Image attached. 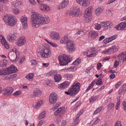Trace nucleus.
Returning <instances> with one entry per match:
<instances>
[{
  "label": "nucleus",
  "instance_id": "f257e3e1",
  "mask_svg": "<svg viewBox=\"0 0 126 126\" xmlns=\"http://www.w3.org/2000/svg\"><path fill=\"white\" fill-rule=\"evenodd\" d=\"M31 19L32 26L34 28L38 27L40 25L47 24L50 22V19L48 16L44 17L38 13L33 14Z\"/></svg>",
  "mask_w": 126,
  "mask_h": 126
},
{
  "label": "nucleus",
  "instance_id": "f03ea898",
  "mask_svg": "<svg viewBox=\"0 0 126 126\" xmlns=\"http://www.w3.org/2000/svg\"><path fill=\"white\" fill-rule=\"evenodd\" d=\"M38 53L40 55L41 58H47L50 56L51 51L49 48L42 46L39 48Z\"/></svg>",
  "mask_w": 126,
  "mask_h": 126
},
{
  "label": "nucleus",
  "instance_id": "7ed1b4c3",
  "mask_svg": "<svg viewBox=\"0 0 126 126\" xmlns=\"http://www.w3.org/2000/svg\"><path fill=\"white\" fill-rule=\"evenodd\" d=\"M80 83L79 82L75 81L71 86V88L68 89V92H65V93L71 95L76 94L80 89Z\"/></svg>",
  "mask_w": 126,
  "mask_h": 126
},
{
  "label": "nucleus",
  "instance_id": "20e7f679",
  "mask_svg": "<svg viewBox=\"0 0 126 126\" xmlns=\"http://www.w3.org/2000/svg\"><path fill=\"white\" fill-rule=\"evenodd\" d=\"M3 19L4 21L7 22L10 26H14L16 22V19L15 17L9 15L4 16L3 17Z\"/></svg>",
  "mask_w": 126,
  "mask_h": 126
},
{
  "label": "nucleus",
  "instance_id": "39448f33",
  "mask_svg": "<svg viewBox=\"0 0 126 126\" xmlns=\"http://www.w3.org/2000/svg\"><path fill=\"white\" fill-rule=\"evenodd\" d=\"M59 64L61 65H64L71 62V60L69 57L66 55H60L58 57Z\"/></svg>",
  "mask_w": 126,
  "mask_h": 126
},
{
  "label": "nucleus",
  "instance_id": "423d86ee",
  "mask_svg": "<svg viewBox=\"0 0 126 126\" xmlns=\"http://www.w3.org/2000/svg\"><path fill=\"white\" fill-rule=\"evenodd\" d=\"M20 55L19 52L16 53L13 52H10L8 54L9 59L12 61H17L19 58Z\"/></svg>",
  "mask_w": 126,
  "mask_h": 126
},
{
  "label": "nucleus",
  "instance_id": "0eeeda50",
  "mask_svg": "<svg viewBox=\"0 0 126 126\" xmlns=\"http://www.w3.org/2000/svg\"><path fill=\"white\" fill-rule=\"evenodd\" d=\"M68 12L70 15L73 16H80L81 15V12L80 11V9H78L76 7H74L70 9Z\"/></svg>",
  "mask_w": 126,
  "mask_h": 126
},
{
  "label": "nucleus",
  "instance_id": "6e6552de",
  "mask_svg": "<svg viewBox=\"0 0 126 126\" xmlns=\"http://www.w3.org/2000/svg\"><path fill=\"white\" fill-rule=\"evenodd\" d=\"M68 42L66 44V49L69 52L72 53L76 50L74 44L71 40H69Z\"/></svg>",
  "mask_w": 126,
  "mask_h": 126
},
{
  "label": "nucleus",
  "instance_id": "1a4fd4ad",
  "mask_svg": "<svg viewBox=\"0 0 126 126\" xmlns=\"http://www.w3.org/2000/svg\"><path fill=\"white\" fill-rule=\"evenodd\" d=\"M101 24L102 28L105 30H110L113 27V24L110 21H106L101 22Z\"/></svg>",
  "mask_w": 126,
  "mask_h": 126
},
{
  "label": "nucleus",
  "instance_id": "9d476101",
  "mask_svg": "<svg viewBox=\"0 0 126 126\" xmlns=\"http://www.w3.org/2000/svg\"><path fill=\"white\" fill-rule=\"evenodd\" d=\"M26 42V39L23 36H21L18 38L16 44L18 46H21L25 44Z\"/></svg>",
  "mask_w": 126,
  "mask_h": 126
},
{
  "label": "nucleus",
  "instance_id": "9b49d317",
  "mask_svg": "<svg viewBox=\"0 0 126 126\" xmlns=\"http://www.w3.org/2000/svg\"><path fill=\"white\" fill-rule=\"evenodd\" d=\"M57 99V95L55 93H51L49 96V102L50 104H53L56 102Z\"/></svg>",
  "mask_w": 126,
  "mask_h": 126
},
{
  "label": "nucleus",
  "instance_id": "f8f14e48",
  "mask_svg": "<svg viewBox=\"0 0 126 126\" xmlns=\"http://www.w3.org/2000/svg\"><path fill=\"white\" fill-rule=\"evenodd\" d=\"M27 17L25 15L23 16L20 18V21L22 25L23 28L26 29L28 26Z\"/></svg>",
  "mask_w": 126,
  "mask_h": 126
},
{
  "label": "nucleus",
  "instance_id": "ddd939ff",
  "mask_svg": "<svg viewBox=\"0 0 126 126\" xmlns=\"http://www.w3.org/2000/svg\"><path fill=\"white\" fill-rule=\"evenodd\" d=\"M117 30H126V22H122L115 26Z\"/></svg>",
  "mask_w": 126,
  "mask_h": 126
},
{
  "label": "nucleus",
  "instance_id": "4468645a",
  "mask_svg": "<svg viewBox=\"0 0 126 126\" xmlns=\"http://www.w3.org/2000/svg\"><path fill=\"white\" fill-rule=\"evenodd\" d=\"M90 0H76L77 3L84 7H86L89 4Z\"/></svg>",
  "mask_w": 126,
  "mask_h": 126
},
{
  "label": "nucleus",
  "instance_id": "2eb2a0df",
  "mask_svg": "<svg viewBox=\"0 0 126 126\" xmlns=\"http://www.w3.org/2000/svg\"><path fill=\"white\" fill-rule=\"evenodd\" d=\"M16 38V34L14 33H10L7 36V39L10 42H12L14 41Z\"/></svg>",
  "mask_w": 126,
  "mask_h": 126
},
{
  "label": "nucleus",
  "instance_id": "dca6fc26",
  "mask_svg": "<svg viewBox=\"0 0 126 126\" xmlns=\"http://www.w3.org/2000/svg\"><path fill=\"white\" fill-rule=\"evenodd\" d=\"M119 62L123 63L126 60V52H122L118 56Z\"/></svg>",
  "mask_w": 126,
  "mask_h": 126
},
{
  "label": "nucleus",
  "instance_id": "f3484780",
  "mask_svg": "<svg viewBox=\"0 0 126 126\" xmlns=\"http://www.w3.org/2000/svg\"><path fill=\"white\" fill-rule=\"evenodd\" d=\"M8 72H9L8 74L11 73H14L16 72L17 68L15 66L13 65H11L9 67L6 68Z\"/></svg>",
  "mask_w": 126,
  "mask_h": 126
},
{
  "label": "nucleus",
  "instance_id": "a211bd4d",
  "mask_svg": "<svg viewBox=\"0 0 126 126\" xmlns=\"http://www.w3.org/2000/svg\"><path fill=\"white\" fill-rule=\"evenodd\" d=\"M13 88L11 87H9L5 88L4 89V95H10L13 93Z\"/></svg>",
  "mask_w": 126,
  "mask_h": 126
},
{
  "label": "nucleus",
  "instance_id": "6ab92c4d",
  "mask_svg": "<svg viewBox=\"0 0 126 126\" xmlns=\"http://www.w3.org/2000/svg\"><path fill=\"white\" fill-rule=\"evenodd\" d=\"M95 47H92L89 49V53L88 54V57L89 58L95 56L96 54L95 52Z\"/></svg>",
  "mask_w": 126,
  "mask_h": 126
},
{
  "label": "nucleus",
  "instance_id": "aec40b11",
  "mask_svg": "<svg viewBox=\"0 0 126 126\" xmlns=\"http://www.w3.org/2000/svg\"><path fill=\"white\" fill-rule=\"evenodd\" d=\"M68 3L69 1L68 0H64L61 4L58 6V9H60L65 8L68 5Z\"/></svg>",
  "mask_w": 126,
  "mask_h": 126
},
{
  "label": "nucleus",
  "instance_id": "412c9836",
  "mask_svg": "<svg viewBox=\"0 0 126 126\" xmlns=\"http://www.w3.org/2000/svg\"><path fill=\"white\" fill-rule=\"evenodd\" d=\"M41 94V91L38 88H35L33 92V95L34 96L39 97Z\"/></svg>",
  "mask_w": 126,
  "mask_h": 126
},
{
  "label": "nucleus",
  "instance_id": "4be33fe9",
  "mask_svg": "<svg viewBox=\"0 0 126 126\" xmlns=\"http://www.w3.org/2000/svg\"><path fill=\"white\" fill-rule=\"evenodd\" d=\"M64 108L62 107L59 108L54 112V114L55 116H60L62 114L63 112Z\"/></svg>",
  "mask_w": 126,
  "mask_h": 126
},
{
  "label": "nucleus",
  "instance_id": "5701e85b",
  "mask_svg": "<svg viewBox=\"0 0 126 126\" xmlns=\"http://www.w3.org/2000/svg\"><path fill=\"white\" fill-rule=\"evenodd\" d=\"M69 85V83L67 81L64 82L63 83L59 84L58 88L61 89H63L67 87Z\"/></svg>",
  "mask_w": 126,
  "mask_h": 126
},
{
  "label": "nucleus",
  "instance_id": "b1692460",
  "mask_svg": "<svg viewBox=\"0 0 126 126\" xmlns=\"http://www.w3.org/2000/svg\"><path fill=\"white\" fill-rule=\"evenodd\" d=\"M50 36L53 39H57L59 38V35L58 33L53 32H51Z\"/></svg>",
  "mask_w": 126,
  "mask_h": 126
},
{
  "label": "nucleus",
  "instance_id": "393cba45",
  "mask_svg": "<svg viewBox=\"0 0 126 126\" xmlns=\"http://www.w3.org/2000/svg\"><path fill=\"white\" fill-rule=\"evenodd\" d=\"M93 8V7L91 6L86 8V9L85 13L84 14V15H86L89 16H91Z\"/></svg>",
  "mask_w": 126,
  "mask_h": 126
},
{
  "label": "nucleus",
  "instance_id": "a878e982",
  "mask_svg": "<svg viewBox=\"0 0 126 126\" xmlns=\"http://www.w3.org/2000/svg\"><path fill=\"white\" fill-rule=\"evenodd\" d=\"M12 4L15 7H18L22 4V2L20 1L16 0L13 1Z\"/></svg>",
  "mask_w": 126,
  "mask_h": 126
},
{
  "label": "nucleus",
  "instance_id": "bb28decb",
  "mask_svg": "<svg viewBox=\"0 0 126 126\" xmlns=\"http://www.w3.org/2000/svg\"><path fill=\"white\" fill-rule=\"evenodd\" d=\"M69 40H71L68 39V37L66 36H65L63 38H62V39L60 41V42L62 44L64 43H66V44L68 42V41Z\"/></svg>",
  "mask_w": 126,
  "mask_h": 126
},
{
  "label": "nucleus",
  "instance_id": "cd10ccee",
  "mask_svg": "<svg viewBox=\"0 0 126 126\" xmlns=\"http://www.w3.org/2000/svg\"><path fill=\"white\" fill-rule=\"evenodd\" d=\"M84 20L85 22L88 23L91 22L92 19L91 16H89L86 15H84Z\"/></svg>",
  "mask_w": 126,
  "mask_h": 126
},
{
  "label": "nucleus",
  "instance_id": "c85d7f7f",
  "mask_svg": "<svg viewBox=\"0 0 126 126\" xmlns=\"http://www.w3.org/2000/svg\"><path fill=\"white\" fill-rule=\"evenodd\" d=\"M54 79L55 82H58L61 80V76L60 74H56L54 75Z\"/></svg>",
  "mask_w": 126,
  "mask_h": 126
},
{
  "label": "nucleus",
  "instance_id": "c756f323",
  "mask_svg": "<svg viewBox=\"0 0 126 126\" xmlns=\"http://www.w3.org/2000/svg\"><path fill=\"white\" fill-rule=\"evenodd\" d=\"M43 102L42 100L38 101L35 104L33 105V107L34 108H37L40 107L42 104Z\"/></svg>",
  "mask_w": 126,
  "mask_h": 126
},
{
  "label": "nucleus",
  "instance_id": "7c9ffc66",
  "mask_svg": "<svg viewBox=\"0 0 126 126\" xmlns=\"http://www.w3.org/2000/svg\"><path fill=\"white\" fill-rule=\"evenodd\" d=\"M34 75L33 73L29 74L25 77V78L28 80L32 81L33 79Z\"/></svg>",
  "mask_w": 126,
  "mask_h": 126
},
{
  "label": "nucleus",
  "instance_id": "2f4dec72",
  "mask_svg": "<svg viewBox=\"0 0 126 126\" xmlns=\"http://www.w3.org/2000/svg\"><path fill=\"white\" fill-rule=\"evenodd\" d=\"M8 73L9 72H8L6 68V69H0V75H8Z\"/></svg>",
  "mask_w": 126,
  "mask_h": 126
},
{
  "label": "nucleus",
  "instance_id": "473e14b6",
  "mask_svg": "<svg viewBox=\"0 0 126 126\" xmlns=\"http://www.w3.org/2000/svg\"><path fill=\"white\" fill-rule=\"evenodd\" d=\"M0 42L2 45L4 46L5 47L6 49H7L9 48V46L5 38L3 39Z\"/></svg>",
  "mask_w": 126,
  "mask_h": 126
},
{
  "label": "nucleus",
  "instance_id": "72a5a7b5",
  "mask_svg": "<svg viewBox=\"0 0 126 126\" xmlns=\"http://www.w3.org/2000/svg\"><path fill=\"white\" fill-rule=\"evenodd\" d=\"M103 11V10L100 7H98L95 10V13L96 15H99Z\"/></svg>",
  "mask_w": 126,
  "mask_h": 126
},
{
  "label": "nucleus",
  "instance_id": "f704fd0d",
  "mask_svg": "<svg viewBox=\"0 0 126 126\" xmlns=\"http://www.w3.org/2000/svg\"><path fill=\"white\" fill-rule=\"evenodd\" d=\"M87 32L86 30H79L77 32V34L79 35H80L81 36L84 35Z\"/></svg>",
  "mask_w": 126,
  "mask_h": 126
},
{
  "label": "nucleus",
  "instance_id": "c9c22d12",
  "mask_svg": "<svg viewBox=\"0 0 126 126\" xmlns=\"http://www.w3.org/2000/svg\"><path fill=\"white\" fill-rule=\"evenodd\" d=\"M7 62V60H5L1 61L0 62V66L1 67L5 66L6 65Z\"/></svg>",
  "mask_w": 126,
  "mask_h": 126
},
{
  "label": "nucleus",
  "instance_id": "e433bc0d",
  "mask_svg": "<svg viewBox=\"0 0 126 126\" xmlns=\"http://www.w3.org/2000/svg\"><path fill=\"white\" fill-rule=\"evenodd\" d=\"M81 61V59L80 58H79L76 59L75 61H74L73 63V64L75 65H78L80 63Z\"/></svg>",
  "mask_w": 126,
  "mask_h": 126
},
{
  "label": "nucleus",
  "instance_id": "4c0bfd02",
  "mask_svg": "<svg viewBox=\"0 0 126 126\" xmlns=\"http://www.w3.org/2000/svg\"><path fill=\"white\" fill-rule=\"evenodd\" d=\"M103 108V106H101L96 109L94 112V114H96L99 113L102 110Z\"/></svg>",
  "mask_w": 126,
  "mask_h": 126
},
{
  "label": "nucleus",
  "instance_id": "58836bf2",
  "mask_svg": "<svg viewBox=\"0 0 126 126\" xmlns=\"http://www.w3.org/2000/svg\"><path fill=\"white\" fill-rule=\"evenodd\" d=\"M46 112L45 111L42 112L39 115L38 117L39 120H41L44 118L45 116Z\"/></svg>",
  "mask_w": 126,
  "mask_h": 126
},
{
  "label": "nucleus",
  "instance_id": "ea45409f",
  "mask_svg": "<svg viewBox=\"0 0 126 126\" xmlns=\"http://www.w3.org/2000/svg\"><path fill=\"white\" fill-rule=\"evenodd\" d=\"M94 28L98 30H99L101 27V25L98 23H96L94 24Z\"/></svg>",
  "mask_w": 126,
  "mask_h": 126
},
{
  "label": "nucleus",
  "instance_id": "a19ab883",
  "mask_svg": "<svg viewBox=\"0 0 126 126\" xmlns=\"http://www.w3.org/2000/svg\"><path fill=\"white\" fill-rule=\"evenodd\" d=\"M46 40L48 43L51 46L53 47H57L58 46L57 44L54 43L49 42L46 39Z\"/></svg>",
  "mask_w": 126,
  "mask_h": 126
},
{
  "label": "nucleus",
  "instance_id": "79ce46f5",
  "mask_svg": "<svg viewBox=\"0 0 126 126\" xmlns=\"http://www.w3.org/2000/svg\"><path fill=\"white\" fill-rule=\"evenodd\" d=\"M97 99V97L95 96H92L90 99V102L93 103Z\"/></svg>",
  "mask_w": 126,
  "mask_h": 126
},
{
  "label": "nucleus",
  "instance_id": "37998d69",
  "mask_svg": "<svg viewBox=\"0 0 126 126\" xmlns=\"http://www.w3.org/2000/svg\"><path fill=\"white\" fill-rule=\"evenodd\" d=\"M60 103H58L55 106H53L51 109L54 111L55 110L60 106Z\"/></svg>",
  "mask_w": 126,
  "mask_h": 126
},
{
  "label": "nucleus",
  "instance_id": "c03bdc74",
  "mask_svg": "<svg viewBox=\"0 0 126 126\" xmlns=\"http://www.w3.org/2000/svg\"><path fill=\"white\" fill-rule=\"evenodd\" d=\"M93 120L94 121V124H97L100 121V119L98 117H97L95 118Z\"/></svg>",
  "mask_w": 126,
  "mask_h": 126
},
{
  "label": "nucleus",
  "instance_id": "a18cd8bd",
  "mask_svg": "<svg viewBox=\"0 0 126 126\" xmlns=\"http://www.w3.org/2000/svg\"><path fill=\"white\" fill-rule=\"evenodd\" d=\"M21 92L20 91H18L16 92L15 93H14L13 95L14 96H16L18 95H19L21 94Z\"/></svg>",
  "mask_w": 126,
  "mask_h": 126
},
{
  "label": "nucleus",
  "instance_id": "49530a36",
  "mask_svg": "<svg viewBox=\"0 0 126 126\" xmlns=\"http://www.w3.org/2000/svg\"><path fill=\"white\" fill-rule=\"evenodd\" d=\"M101 83L102 79L101 78H99L97 80L96 84L97 85H101Z\"/></svg>",
  "mask_w": 126,
  "mask_h": 126
},
{
  "label": "nucleus",
  "instance_id": "de8ad7c7",
  "mask_svg": "<svg viewBox=\"0 0 126 126\" xmlns=\"http://www.w3.org/2000/svg\"><path fill=\"white\" fill-rule=\"evenodd\" d=\"M114 104L110 103L108 105V109L109 110L111 109L114 108Z\"/></svg>",
  "mask_w": 126,
  "mask_h": 126
},
{
  "label": "nucleus",
  "instance_id": "09e8293b",
  "mask_svg": "<svg viewBox=\"0 0 126 126\" xmlns=\"http://www.w3.org/2000/svg\"><path fill=\"white\" fill-rule=\"evenodd\" d=\"M94 85V82H92L89 85V86L88 87V88L86 90V91H88L90 89L92 88L93 86Z\"/></svg>",
  "mask_w": 126,
  "mask_h": 126
},
{
  "label": "nucleus",
  "instance_id": "8fccbe9b",
  "mask_svg": "<svg viewBox=\"0 0 126 126\" xmlns=\"http://www.w3.org/2000/svg\"><path fill=\"white\" fill-rule=\"evenodd\" d=\"M117 37V35H114L112 36L109 37V38L110 40V42L113 40L115 39Z\"/></svg>",
  "mask_w": 126,
  "mask_h": 126
},
{
  "label": "nucleus",
  "instance_id": "3c124183",
  "mask_svg": "<svg viewBox=\"0 0 126 126\" xmlns=\"http://www.w3.org/2000/svg\"><path fill=\"white\" fill-rule=\"evenodd\" d=\"M90 33L92 35L94 36V37L97 36L98 35V33L97 32L94 31L91 32Z\"/></svg>",
  "mask_w": 126,
  "mask_h": 126
},
{
  "label": "nucleus",
  "instance_id": "603ef678",
  "mask_svg": "<svg viewBox=\"0 0 126 126\" xmlns=\"http://www.w3.org/2000/svg\"><path fill=\"white\" fill-rule=\"evenodd\" d=\"M14 13L16 14H18L20 12V10L17 8L14 9L13 10Z\"/></svg>",
  "mask_w": 126,
  "mask_h": 126
},
{
  "label": "nucleus",
  "instance_id": "864d4df0",
  "mask_svg": "<svg viewBox=\"0 0 126 126\" xmlns=\"http://www.w3.org/2000/svg\"><path fill=\"white\" fill-rule=\"evenodd\" d=\"M114 126H122L121 122L118 121L116 122Z\"/></svg>",
  "mask_w": 126,
  "mask_h": 126
},
{
  "label": "nucleus",
  "instance_id": "5fc2aeb1",
  "mask_svg": "<svg viewBox=\"0 0 126 126\" xmlns=\"http://www.w3.org/2000/svg\"><path fill=\"white\" fill-rule=\"evenodd\" d=\"M64 77L67 79L71 78L73 77L72 75L70 74H66L64 75Z\"/></svg>",
  "mask_w": 126,
  "mask_h": 126
},
{
  "label": "nucleus",
  "instance_id": "6e6d98bb",
  "mask_svg": "<svg viewBox=\"0 0 126 126\" xmlns=\"http://www.w3.org/2000/svg\"><path fill=\"white\" fill-rule=\"evenodd\" d=\"M103 42L105 44H107L110 42L109 38H107L105 39L103 41Z\"/></svg>",
  "mask_w": 126,
  "mask_h": 126
},
{
  "label": "nucleus",
  "instance_id": "4d7b16f0",
  "mask_svg": "<svg viewBox=\"0 0 126 126\" xmlns=\"http://www.w3.org/2000/svg\"><path fill=\"white\" fill-rule=\"evenodd\" d=\"M125 92L120 88L119 90L118 94L120 95L123 94Z\"/></svg>",
  "mask_w": 126,
  "mask_h": 126
},
{
  "label": "nucleus",
  "instance_id": "13d9d810",
  "mask_svg": "<svg viewBox=\"0 0 126 126\" xmlns=\"http://www.w3.org/2000/svg\"><path fill=\"white\" fill-rule=\"evenodd\" d=\"M106 14L109 16H110L112 15L111 11L109 10H107L106 12Z\"/></svg>",
  "mask_w": 126,
  "mask_h": 126
},
{
  "label": "nucleus",
  "instance_id": "bf43d9fd",
  "mask_svg": "<svg viewBox=\"0 0 126 126\" xmlns=\"http://www.w3.org/2000/svg\"><path fill=\"white\" fill-rule=\"evenodd\" d=\"M120 88L124 91H126V84H124L122 85Z\"/></svg>",
  "mask_w": 126,
  "mask_h": 126
},
{
  "label": "nucleus",
  "instance_id": "052dcab7",
  "mask_svg": "<svg viewBox=\"0 0 126 126\" xmlns=\"http://www.w3.org/2000/svg\"><path fill=\"white\" fill-rule=\"evenodd\" d=\"M31 62L32 65H34L36 64L37 63V61L36 60H33L30 61Z\"/></svg>",
  "mask_w": 126,
  "mask_h": 126
},
{
  "label": "nucleus",
  "instance_id": "680f3d73",
  "mask_svg": "<svg viewBox=\"0 0 126 126\" xmlns=\"http://www.w3.org/2000/svg\"><path fill=\"white\" fill-rule=\"evenodd\" d=\"M17 75L16 74H12L10 75L9 78L10 79L15 78L17 76Z\"/></svg>",
  "mask_w": 126,
  "mask_h": 126
},
{
  "label": "nucleus",
  "instance_id": "e2e57ef3",
  "mask_svg": "<svg viewBox=\"0 0 126 126\" xmlns=\"http://www.w3.org/2000/svg\"><path fill=\"white\" fill-rule=\"evenodd\" d=\"M119 62L118 61L116 60L114 65V66L115 68L116 67L119 65Z\"/></svg>",
  "mask_w": 126,
  "mask_h": 126
},
{
  "label": "nucleus",
  "instance_id": "0e129e2a",
  "mask_svg": "<svg viewBox=\"0 0 126 126\" xmlns=\"http://www.w3.org/2000/svg\"><path fill=\"white\" fill-rule=\"evenodd\" d=\"M44 84L47 86H50V82L49 80H47L44 82Z\"/></svg>",
  "mask_w": 126,
  "mask_h": 126
},
{
  "label": "nucleus",
  "instance_id": "69168bd1",
  "mask_svg": "<svg viewBox=\"0 0 126 126\" xmlns=\"http://www.w3.org/2000/svg\"><path fill=\"white\" fill-rule=\"evenodd\" d=\"M111 47V48H112V49L114 52L117 50V49L116 48V46L114 45Z\"/></svg>",
  "mask_w": 126,
  "mask_h": 126
},
{
  "label": "nucleus",
  "instance_id": "338daca9",
  "mask_svg": "<svg viewBox=\"0 0 126 126\" xmlns=\"http://www.w3.org/2000/svg\"><path fill=\"white\" fill-rule=\"evenodd\" d=\"M123 105L124 107V110L126 112V101H124L123 102Z\"/></svg>",
  "mask_w": 126,
  "mask_h": 126
},
{
  "label": "nucleus",
  "instance_id": "774afa93",
  "mask_svg": "<svg viewBox=\"0 0 126 126\" xmlns=\"http://www.w3.org/2000/svg\"><path fill=\"white\" fill-rule=\"evenodd\" d=\"M45 5H44L43 4H41L40 6V8L42 11H44L45 8Z\"/></svg>",
  "mask_w": 126,
  "mask_h": 126
}]
</instances>
